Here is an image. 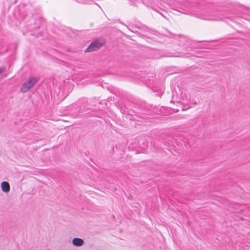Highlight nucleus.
Returning a JSON list of instances; mask_svg holds the SVG:
<instances>
[{"mask_svg":"<svg viewBox=\"0 0 250 250\" xmlns=\"http://www.w3.org/2000/svg\"><path fill=\"white\" fill-rule=\"evenodd\" d=\"M84 243L83 240L80 238L76 237L72 240L73 245L76 247H81L84 244Z\"/></svg>","mask_w":250,"mask_h":250,"instance_id":"3","label":"nucleus"},{"mask_svg":"<svg viewBox=\"0 0 250 250\" xmlns=\"http://www.w3.org/2000/svg\"><path fill=\"white\" fill-rule=\"evenodd\" d=\"M104 45V42L98 40L93 41L86 49V52H91L99 49Z\"/></svg>","mask_w":250,"mask_h":250,"instance_id":"2","label":"nucleus"},{"mask_svg":"<svg viewBox=\"0 0 250 250\" xmlns=\"http://www.w3.org/2000/svg\"><path fill=\"white\" fill-rule=\"evenodd\" d=\"M39 81L38 77H30L22 84L20 91L22 93L26 92L29 89L33 87L34 85Z\"/></svg>","mask_w":250,"mask_h":250,"instance_id":"1","label":"nucleus"},{"mask_svg":"<svg viewBox=\"0 0 250 250\" xmlns=\"http://www.w3.org/2000/svg\"><path fill=\"white\" fill-rule=\"evenodd\" d=\"M5 68L4 67H0V74L5 70Z\"/></svg>","mask_w":250,"mask_h":250,"instance_id":"5","label":"nucleus"},{"mask_svg":"<svg viewBox=\"0 0 250 250\" xmlns=\"http://www.w3.org/2000/svg\"><path fill=\"white\" fill-rule=\"evenodd\" d=\"M1 188L2 191L7 192L10 191V187L8 182L3 181L1 183Z\"/></svg>","mask_w":250,"mask_h":250,"instance_id":"4","label":"nucleus"}]
</instances>
